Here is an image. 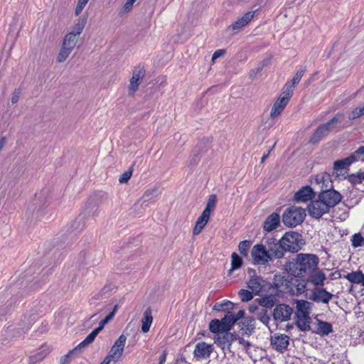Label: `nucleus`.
Listing matches in <instances>:
<instances>
[{"label": "nucleus", "mask_w": 364, "mask_h": 364, "mask_svg": "<svg viewBox=\"0 0 364 364\" xmlns=\"http://www.w3.org/2000/svg\"><path fill=\"white\" fill-rule=\"evenodd\" d=\"M318 257L314 254L299 253L284 264V269L295 277H302L317 269Z\"/></svg>", "instance_id": "f257e3e1"}, {"label": "nucleus", "mask_w": 364, "mask_h": 364, "mask_svg": "<svg viewBox=\"0 0 364 364\" xmlns=\"http://www.w3.org/2000/svg\"><path fill=\"white\" fill-rule=\"evenodd\" d=\"M313 306L314 304L308 301L303 299L296 301V325L302 331H307L311 328V318L310 314Z\"/></svg>", "instance_id": "f03ea898"}, {"label": "nucleus", "mask_w": 364, "mask_h": 364, "mask_svg": "<svg viewBox=\"0 0 364 364\" xmlns=\"http://www.w3.org/2000/svg\"><path fill=\"white\" fill-rule=\"evenodd\" d=\"M306 215L305 209L296 206H291L287 208L284 213L282 220L284 224L287 227H296L304 221Z\"/></svg>", "instance_id": "7ed1b4c3"}, {"label": "nucleus", "mask_w": 364, "mask_h": 364, "mask_svg": "<svg viewBox=\"0 0 364 364\" xmlns=\"http://www.w3.org/2000/svg\"><path fill=\"white\" fill-rule=\"evenodd\" d=\"M301 235L295 232H289L280 239L284 255L286 252H297L301 245Z\"/></svg>", "instance_id": "20e7f679"}, {"label": "nucleus", "mask_w": 364, "mask_h": 364, "mask_svg": "<svg viewBox=\"0 0 364 364\" xmlns=\"http://www.w3.org/2000/svg\"><path fill=\"white\" fill-rule=\"evenodd\" d=\"M268 250L263 244H257L253 246L251 255L252 257L253 263L255 264L265 265L272 260L271 254H269Z\"/></svg>", "instance_id": "39448f33"}, {"label": "nucleus", "mask_w": 364, "mask_h": 364, "mask_svg": "<svg viewBox=\"0 0 364 364\" xmlns=\"http://www.w3.org/2000/svg\"><path fill=\"white\" fill-rule=\"evenodd\" d=\"M127 341V336L122 334L111 347L108 355L105 357L109 362L112 360L117 362L122 357Z\"/></svg>", "instance_id": "423d86ee"}, {"label": "nucleus", "mask_w": 364, "mask_h": 364, "mask_svg": "<svg viewBox=\"0 0 364 364\" xmlns=\"http://www.w3.org/2000/svg\"><path fill=\"white\" fill-rule=\"evenodd\" d=\"M340 117L341 115L337 114L326 123L321 125L312 136L310 140L311 142L315 144L321 140L324 136L327 135L331 129L334 127L335 124L340 122Z\"/></svg>", "instance_id": "0eeeda50"}, {"label": "nucleus", "mask_w": 364, "mask_h": 364, "mask_svg": "<svg viewBox=\"0 0 364 364\" xmlns=\"http://www.w3.org/2000/svg\"><path fill=\"white\" fill-rule=\"evenodd\" d=\"M291 97L292 95L289 93V90L287 92L282 90L279 97L273 105L270 112V117L272 118L278 117L283 112Z\"/></svg>", "instance_id": "6e6552de"}, {"label": "nucleus", "mask_w": 364, "mask_h": 364, "mask_svg": "<svg viewBox=\"0 0 364 364\" xmlns=\"http://www.w3.org/2000/svg\"><path fill=\"white\" fill-rule=\"evenodd\" d=\"M145 76V70L144 67L137 66L132 71V76L129 80L128 90L129 95H134L138 90Z\"/></svg>", "instance_id": "1a4fd4ad"}, {"label": "nucleus", "mask_w": 364, "mask_h": 364, "mask_svg": "<svg viewBox=\"0 0 364 364\" xmlns=\"http://www.w3.org/2000/svg\"><path fill=\"white\" fill-rule=\"evenodd\" d=\"M268 250V253L271 254V257L280 259L284 257L282 250V245L281 244L280 240L277 241L275 238H268L263 244Z\"/></svg>", "instance_id": "9d476101"}, {"label": "nucleus", "mask_w": 364, "mask_h": 364, "mask_svg": "<svg viewBox=\"0 0 364 364\" xmlns=\"http://www.w3.org/2000/svg\"><path fill=\"white\" fill-rule=\"evenodd\" d=\"M328 211L329 208L325 203H323L319 196L318 200L311 201L309 205V215L315 218H320Z\"/></svg>", "instance_id": "9b49d317"}, {"label": "nucleus", "mask_w": 364, "mask_h": 364, "mask_svg": "<svg viewBox=\"0 0 364 364\" xmlns=\"http://www.w3.org/2000/svg\"><path fill=\"white\" fill-rule=\"evenodd\" d=\"M235 339L236 337L233 333L226 331L217 334L215 337V343L223 350L230 351V346Z\"/></svg>", "instance_id": "f8f14e48"}, {"label": "nucleus", "mask_w": 364, "mask_h": 364, "mask_svg": "<svg viewBox=\"0 0 364 364\" xmlns=\"http://www.w3.org/2000/svg\"><path fill=\"white\" fill-rule=\"evenodd\" d=\"M293 309L287 304H278L274 309L273 317L274 320L283 322L290 319Z\"/></svg>", "instance_id": "ddd939ff"}, {"label": "nucleus", "mask_w": 364, "mask_h": 364, "mask_svg": "<svg viewBox=\"0 0 364 364\" xmlns=\"http://www.w3.org/2000/svg\"><path fill=\"white\" fill-rule=\"evenodd\" d=\"M319 196L329 209L336 205L342 198L340 193L333 189L325 191L321 193Z\"/></svg>", "instance_id": "4468645a"}, {"label": "nucleus", "mask_w": 364, "mask_h": 364, "mask_svg": "<svg viewBox=\"0 0 364 364\" xmlns=\"http://www.w3.org/2000/svg\"><path fill=\"white\" fill-rule=\"evenodd\" d=\"M213 350V345L202 341L196 345L193 355L197 360L207 359L210 357Z\"/></svg>", "instance_id": "2eb2a0df"}, {"label": "nucleus", "mask_w": 364, "mask_h": 364, "mask_svg": "<svg viewBox=\"0 0 364 364\" xmlns=\"http://www.w3.org/2000/svg\"><path fill=\"white\" fill-rule=\"evenodd\" d=\"M289 344V338L284 334L274 335L271 338L272 348L279 352L284 350Z\"/></svg>", "instance_id": "dca6fc26"}, {"label": "nucleus", "mask_w": 364, "mask_h": 364, "mask_svg": "<svg viewBox=\"0 0 364 364\" xmlns=\"http://www.w3.org/2000/svg\"><path fill=\"white\" fill-rule=\"evenodd\" d=\"M291 284V279L285 277L284 276L280 274L274 276V284L280 291L285 293L291 292L292 290Z\"/></svg>", "instance_id": "f3484780"}, {"label": "nucleus", "mask_w": 364, "mask_h": 364, "mask_svg": "<svg viewBox=\"0 0 364 364\" xmlns=\"http://www.w3.org/2000/svg\"><path fill=\"white\" fill-rule=\"evenodd\" d=\"M333 295L324 289H316L313 291L311 299L316 302L328 304L332 299Z\"/></svg>", "instance_id": "a211bd4d"}, {"label": "nucleus", "mask_w": 364, "mask_h": 364, "mask_svg": "<svg viewBox=\"0 0 364 364\" xmlns=\"http://www.w3.org/2000/svg\"><path fill=\"white\" fill-rule=\"evenodd\" d=\"M101 331L96 328L93 330L71 353H81L86 347L92 343Z\"/></svg>", "instance_id": "6ab92c4d"}, {"label": "nucleus", "mask_w": 364, "mask_h": 364, "mask_svg": "<svg viewBox=\"0 0 364 364\" xmlns=\"http://www.w3.org/2000/svg\"><path fill=\"white\" fill-rule=\"evenodd\" d=\"M280 223V216L277 213L269 215L264 222L263 228L267 232H271L276 229Z\"/></svg>", "instance_id": "aec40b11"}, {"label": "nucleus", "mask_w": 364, "mask_h": 364, "mask_svg": "<svg viewBox=\"0 0 364 364\" xmlns=\"http://www.w3.org/2000/svg\"><path fill=\"white\" fill-rule=\"evenodd\" d=\"M314 197V192L311 187L305 186L298 191L294 195L296 202H306Z\"/></svg>", "instance_id": "412c9836"}, {"label": "nucleus", "mask_w": 364, "mask_h": 364, "mask_svg": "<svg viewBox=\"0 0 364 364\" xmlns=\"http://www.w3.org/2000/svg\"><path fill=\"white\" fill-rule=\"evenodd\" d=\"M306 71V68H301L299 70L291 81L287 82L285 85L284 86L283 90L285 91L289 90V93L291 95H293L294 88L295 86L299 82L301 77H303L304 73Z\"/></svg>", "instance_id": "4be33fe9"}, {"label": "nucleus", "mask_w": 364, "mask_h": 364, "mask_svg": "<svg viewBox=\"0 0 364 364\" xmlns=\"http://www.w3.org/2000/svg\"><path fill=\"white\" fill-rule=\"evenodd\" d=\"M308 282L314 286H323L326 279L325 274L320 270L316 269L313 272L309 274Z\"/></svg>", "instance_id": "5701e85b"}, {"label": "nucleus", "mask_w": 364, "mask_h": 364, "mask_svg": "<svg viewBox=\"0 0 364 364\" xmlns=\"http://www.w3.org/2000/svg\"><path fill=\"white\" fill-rule=\"evenodd\" d=\"M210 218V215L206 213L202 212L201 215L197 219L196 223L195 224V227L193 230V233L194 235H198L203 230L204 227L208 223Z\"/></svg>", "instance_id": "b1692460"}, {"label": "nucleus", "mask_w": 364, "mask_h": 364, "mask_svg": "<svg viewBox=\"0 0 364 364\" xmlns=\"http://www.w3.org/2000/svg\"><path fill=\"white\" fill-rule=\"evenodd\" d=\"M255 15V11H248L243 15L242 17L237 19L235 23H233L231 26L232 30H238L245 26L252 19Z\"/></svg>", "instance_id": "393cba45"}, {"label": "nucleus", "mask_w": 364, "mask_h": 364, "mask_svg": "<svg viewBox=\"0 0 364 364\" xmlns=\"http://www.w3.org/2000/svg\"><path fill=\"white\" fill-rule=\"evenodd\" d=\"M263 279L259 277H253L247 282V287L255 294H259L263 287Z\"/></svg>", "instance_id": "a878e982"}, {"label": "nucleus", "mask_w": 364, "mask_h": 364, "mask_svg": "<svg viewBox=\"0 0 364 364\" xmlns=\"http://www.w3.org/2000/svg\"><path fill=\"white\" fill-rule=\"evenodd\" d=\"M153 322V316L151 315V308H147L144 312V316L141 319V331L143 333H147L151 327Z\"/></svg>", "instance_id": "bb28decb"}, {"label": "nucleus", "mask_w": 364, "mask_h": 364, "mask_svg": "<svg viewBox=\"0 0 364 364\" xmlns=\"http://www.w3.org/2000/svg\"><path fill=\"white\" fill-rule=\"evenodd\" d=\"M77 41L78 37H77L76 35L74 34V33H68L65 36L61 45L63 46H65V48H70V50L73 51Z\"/></svg>", "instance_id": "cd10ccee"}, {"label": "nucleus", "mask_w": 364, "mask_h": 364, "mask_svg": "<svg viewBox=\"0 0 364 364\" xmlns=\"http://www.w3.org/2000/svg\"><path fill=\"white\" fill-rule=\"evenodd\" d=\"M77 41L78 37H77L76 35L74 34V33H68L65 36L61 45L63 46H65V48H70V50L73 51Z\"/></svg>", "instance_id": "c85d7f7f"}, {"label": "nucleus", "mask_w": 364, "mask_h": 364, "mask_svg": "<svg viewBox=\"0 0 364 364\" xmlns=\"http://www.w3.org/2000/svg\"><path fill=\"white\" fill-rule=\"evenodd\" d=\"M333 331L332 325L326 321H318L316 332L320 335H328Z\"/></svg>", "instance_id": "c756f323"}, {"label": "nucleus", "mask_w": 364, "mask_h": 364, "mask_svg": "<svg viewBox=\"0 0 364 364\" xmlns=\"http://www.w3.org/2000/svg\"><path fill=\"white\" fill-rule=\"evenodd\" d=\"M353 163V156H349L346 159L336 161L333 164V168L337 171H341L347 168Z\"/></svg>", "instance_id": "7c9ffc66"}, {"label": "nucleus", "mask_w": 364, "mask_h": 364, "mask_svg": "<svg viewBox=\"0 0 364 364\" xmlns=\"http://www.w3.org/2000/svg\"><path fill=\"white\" fill-rule=\"evenodd\" d=\"M346 278L351 283L360 284L364 280V274L361 271H355L348 273Z\"/></svg>", "instance_id": "2f4dec72"}, {"label": "nucleus", "mask_w": 364, "mask_h": 364, "mask_svg": "<svg viewBox=\"0 0 364 364\" xmlns=\"http://www.w3.org/2000/svg\"><path fill=\"white\" fill-rule=\"evenodd\" d=\"M209 329L212 333H222L226 332L221 321L213 319L209 323Z\"/></svg>", "instance_id": "473e14b6"}, {"label": "nucleus", "mask_w": 364, "mask_h": 364, "mask_svg": "<svg viewBox=\"0 0 364 364\" xmlns=\"http://www.w3.org/2000/svg\"><path fill=\"white\" fill-rule=\"evenodd\" d=\"M86 23L87 19L85 18H79L69 33H74L77 37H79L80 35L82 33Z\"/></svg>", "instance_id": "72a5a7b5"}, {"label": "nucleus", "mask_w": 364, "mask_h": 364, "mask_svg": "<svg viewBox=\"0 0 364 364\" xmlns=\"http://www.w3.org/2000/svg\"><path fill=\"white\" fill-rule=\"evenodd\" d=\"M261 308H272L274 304V299L272 296H265L264 297L256 299Z\"/></svg>", "instance_id": "f704fd0d"}, {"label": "nucleus", "mask_w": 364, "mask_h": 364, "mask_svg": "<svg viewBox=\"0 0 364 364\" xmlns=\"http://www.w3.org/2000/svg\"><path fill=\"white\" fill-rule=\"evenodd\" d=\"M220 321L227 332H228L231 327L236 323L235 319H234V314L232 312H228Z\"/></svg>", "instance_id": "c9c22d12"}, {"label": "nucleus", "mask_w": 364, "mask_h": 364, "mask_svg": "<svg viewBox=\"0 0 364 364\" xmlns=\"http://www.w3.org/2000/svg\"><path fill=\"white\" fill-rule=\"evenodd\" d=\"M364 115V102L360 104L358 107L353 109L348 113V118L353 120Z\"/></svg>", "instance_id": "e433bc0d"}, {"label": "nucleus", "mask_w": 364, "mask_h": 364, "mask_svg": "<svg viewBox=\"0 0 364 364\" xmlns=\"http://www.w3.org/2000/svg\"><path fill=\"white\" fill-rule=\"evenodd\" d=\"M72 53V50L68 48H65V46H60V48L59 53L58 54L56 60L58 63H63L65 61V60L68 58V56Z\"/></svg>", "instance_id": "4c0bfd02"}, {"label": "nucleus", "mask_w": 364, "mask_h": 364, "mask_svg": "<svg viewBox=\"0 0 364 364\" xmlns=\"http://www.w3.org/2000/svg\"><path fill=\"white\" fill-rule=\"evenodd\" d=\"M217 197L215 195L210 196L205 209L203 212L206 213L210 215V213L214 210L216 206Z\"/></svg>", "instance_id": "58836bf2"}, {"label": "nucleus", "mask_w": 364, "mask_h": 364, "mask_svg": "<svg viewBox=\"0 0 364 364\" xmlns=\"http://www.w3.org/2000/svg\"><path fill=\"white\" fill-rule=\"evenodd\" d=\"M242 264V260L241 257L237 253L233 252L231 255L232 267L230 269V272L235 269H237L240 268Z\"/></svg>", "instance_id": "ea45409f"}, {"label": "nucleus", "mask_w": 364, "mask_h": 364, "mask_svg": "<svg viewBox=\"0 0 364 364\" xmlns=\"http://www.w3.org/2000/svg\"><path fill=\"white\" fill-rule=\"evenodd\" d=\"M257 318L259 319L262 323L267 325L269 321V316L267 314V310L264 308H261L259 311L255 314Z\"/></svg>", "instance_id": "a19ab883"}, {"label": "nucleus", "mask_w": 364, "mask_h": 364, "mask_svg": "<svg viewBox=\"0 0 364 364\" xmlns=\"http://www.w3.org/2000/svg\"><path fill=\"white\" fill-rule=\"evenodd\" d=\"M349 181L353 184H359L364 181V172L359 171L348 176Z\"/></svg>", "instance_id": "79ce46f5"}, {"label": "nucleus", "mask_w": 364, "mask_h": 364, "mask_svg": "<svg viewBox=\"0 0 364 364\" xmlns=\"http://www.w3.org/2000/svg\"><path fill=\"white\" fill-rule=\"evenodd\" d=\"M251 245H252V243H251V242L250 240L241 241L239 243V245H238V250H239L240 252L242 255L247 256V252H248V250L250 249Z\"/></svg>", "instance_id": "37998d69"}, {"label": "nucleus", "mask_w": 364, "mask_h": 364, "mask_svg": "<svg viewBox=\"0 0 364 364\" xmlns=\"http://www.w3.org/2000/svg\"><path fill=\"white\" fill-rule=\"evenodd\" d=\"M351 241H352V245L354 247H362L363 245H364V238L359 233L354 234L352 236Z\"/></svg>", "instance_id": "c03bdc74"}, {"label": "nucleus", "mask_w": 364, "mask_h": 364, "mask_svg": "<svg viewBox=\"0 0 364 364\" xmlns=\"http://www.w3.org/2000/svg\"><path fill=\"white\" fill-rule=\"evenodd\" d=\"M252 293L253 292H251L246 289H241L238 292V294L242 301L247 302L252 299Z\"/></svg>", "instance_id": "a18cd8bd"}, {"label": "nucleus", "mask_w": 364, "mask_h": 364, "mask_svg": "<svg viewBox=\"0 0 364 364\" xmlns=\"http://www.w3.org/2000/svg\"><path fill=\"white\" fill-rule=\"evenodd\" d=\"M350 156H353V162L355 161H364V146H360Z\"/></svg>", "instance_id": "49530a36"}, {"label": "nucleus", "mask_w": 364, "mask_h": 364, "mask_svg": "<svg viewBox=\"0 0 364 364\" xmlns=\"http://www.w3.org/2000/svg\"><path fill=\"white\" fill-rule=\"evenodd\" d=\"M157 196V188H152L148 189L143 196V199L145 201L151 200Z\"/></svg>", "instance_id": "de8ad7c7"}, {"label": "nucleus", "mask_w": 364, "mask_h": 364, "mask_svg": "<svg viewBox=\"0 0 364 364\" xmlns=\"http://www.w3.org/2000/svg\"><path fill=\"white\" fill-rule=\"evenodd\" d=\"M47 352L45 351V350H41L40 352L37 353L36 354L31 356L30 361L32 363H35L38 361H40L43 360L45 356L47 355Z\"/></svg>", "instance_id": "09e8293b"}, {"label": "nucleus", "mask_w": 364, "mask_h": 364, "mask_svg": "<svg viewBox=\"0 0 364 364\" xmlns=\"http://www.w3.org/2000/svg\"><path fill=\"white\" fill-rule=\"evenodd\" d=\"M134 4V2L133 1V0H127L120 11V14H124L129 12L132 10Z\"/></svg>", "instance_id": "8fccbe9b"}, {"label": "nucleus", "mask_w": 364, "mask_h": 364, "mask_svg": "<svg viewBox=\"0 0 364 364\" xmlns=\"http://www.w3.org/2000/svg\"><path fill=\"white\" fill-rule=\"evenodd\" d=\"M114 317V314L113 313H109L104 319H102L100 323H99V326L97 327V328L100 331H102L103 329V328L105 327V326L109 321H111Z\"/></svg>", "instance_id": "3c124183"}, {"label": "nucleus", "mask_w": 364, "mask_h": 364, "mask_svg": "<svg viewBox=\"0 0 364 364\" xmlns=\"http://www.w3.org/2000/svg\"><path fill=\"white\" fill-rule=\"evenodd\" d=\"M132 175V171L131 170H129L127 171H125L124 173H122L119 178V181L120 183H127L129 179L131 178Z\"/></svg>", "instance_id": "603ef678"}, {"label": "nucleus", "mask_w": 364, "mask_h": 364, "mask_svg": "<svg viewBox=\"0 0 364 364\" xmlns=\"http://www.w3.org/2000/svg\"><path fill=\"white\" fill-rule=\"evenodd\" d=\"M21 90L20 89H16L13 93H12V97H11V102L13 104H16L18 102V100H19V97H20V95H21Z\"/></svg>", "instance_id": "864d4df0"}, {"label": "nucleus", "mask_w": 364, "mask_h": 364, "mask_svg": "<svg viewBox=\"0 0 364 364\" xmlns=\"http://www.w3.org/2000/svg\"><path fill=\"white\" fill-rule=\"evenodd\" d=\"M306 283H304V282H299L296 285V293L299 294L304 293L306 290Z\"/></svg>", "instance_id": "5fc2aeb1"}, {"label": "nucleus", "mask_w": 364, "mask_h": 364, "mask_svg": "<svg viewBox=\"0 0 364 364\" xmlns=\"http://www.w3.org/2000/svg\"><path fill=\"white\" fill-rule=\"evenodd\" d=\"M260 309H261V307H259V305L258 304V303L257 304L252 303L249 306L250 312L255 314H256L259 311Z\"/></svg>", "instance_id": "6e6d98bb"}, {"label": "nucleus", "mask_w": 364, "mask_h": 364, "mask_svg": "<svg viewBox=\"0 0 364 364\" xmlns=\"http://www.w3.org/2000/svg\"><path fill=\"white\" fill-rule=\"evenodd\" d=\"M225 53V50L219 49L214 52L212 56V60L214 61Z\"/></svg>", "instance_id": "4d7b16f0"}, {"label": "nucleus", "mask_w": 364, "mask_h": 364, "mask_svg": "<svg viewBox=\"0 0 364 364\" xmlns=\"http://www.w3.org/2000/svg\"><path fill=\"white\" fill-rule=\"evenodd\" d=\"M85 6V5L84 4H81L80 2H77V6L75 9V14L76 16H78L82 11V9H84V7Z\"/></svg>", "instance_id": "13d9d810"}, {"label": "nucleus", "mask_w": 364, "mask_h": 364, "mask_svg": "<svg viewBox=\"0 0 364 364\" xmlns=\"http://www.w3.org/2000/svg\"><path fill=\"white\" fill-rule=\"evenodd\" d=\"M85 6V5L84 4H81L80 2H77V6L75 9V14L76 16H78L82 11V9H84V7Z\"/></svg>", "instance_id": "bf43d9fd"}, {"label": "nucleus", "mask_w": 364, "mask_h": 364, "mask_svg": "<svg viewBox=\"0 0 364 364\" xmlns=\"http://www.w3.org/2000/svg\"><path fill=\"white\" fill-rule=\"evenodd\" d=\"M79 353H71V351H70L68 354H66L64 357L62 358L61 359V363L62 364H65L68 362V358L69 357L73 355V354H78Z\"/></svg>", "instance_id": "052dcab7"}, {"label": "nucleus", "mask_w": 364, "mask_h": 364, "mask_svg": "<svg viewBox=\"0 0 364 364\" xmlns=\"http://www.w3.org/2000/svg\"><path fill=\"white\" fill-rule=\"evenodd\" d=\"M238 341L239 343L243 346L245 348H248L250 346V343L243 338H239Z\"/></svg>", "instance_id": "680f3d73"}, {"label": "nucleus", "mask_w": 364, "mask_h": 364, "mask_svg": "<svg viewBox=\"0 0 364 364\" xmlns=\"http://www.w3.org/2000/svg\"><path fill=\"white\" fill-rule=\"evenodd\" d=\"M245 311L243 310H240L236 314H234V319H235V322H237L239 319L244 316Z\"/></svg>", "instance_id": "e2e57ef3"}, {"label": "nucleus", "mask_w": 364, "mask_h": 364, "mask_svg": "<svg viewBox=\"0 0 364 364\" xmlns=\"http://www.w3.org/2000/svg\"><path fill=\"white\" fill-rule=\"evenodd\" d=\"M167 353L164 351L162 355L160 356L159 364H164L166 359Z\"/></svg>", "instance_id": "0e129e2a"}, {"label": "nucleus", "mask_w": 364, "mask_h": 364, "mask_svg": "<svg viewBox=\"0 0 364 364\" xmlns=\"http://www.w3.org/2000/svg\"><path fill=\"white\" fill-rule=\"evenodd\" d=\"M101 296H102V295H101V294H100V293L96 294L95 295H94V296L91 298V299H90L91 302H92V301H96V300H99V299H100Z\"/></svg>", "instance_id": "69168bd1"}, {"label": "nucleus", "mask_w": 364, "mask_h": 364, "mask_svg": "<svg viewBox=\"0 0 364 364\" xmlns=\"http://www.w3.org/2000/svg\"><path fill=\"white\" fill-rule=\"evenodd\" d=\"M223 308V304L218 303L214 306L213 309L215 311H220Z\"/></svg>", "instance_id": "338daca9"}, {"label": "nucleus", "mask_w": 364, "mask_h": 364, "mask_svg": "<svg viewBox=\"0 0 364 364\" xmlns=\"http://www.w3.org/2000/svg\"><path fill=\"white\" fill-rule=\"evenodd\" d=\"M5 144H6V138L2 137L1 139H0V151L3 149Z\"/></svg>", "instance_id": "774afa93"}]
</instances>
